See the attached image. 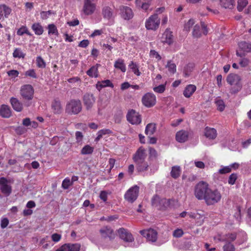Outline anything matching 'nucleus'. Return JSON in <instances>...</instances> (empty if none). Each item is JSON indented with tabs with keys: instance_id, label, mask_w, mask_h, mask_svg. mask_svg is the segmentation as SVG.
Returning <instances> with one entry per match:
<instances>
[{
	"instance_id": "50",
	"label": "nucleus",
	"mask_w": 251,
	"mask_h": 251,
	"mask_svg": "<svg viewBox=\"0 0 251 251\" xmlns=\"http://www.w3.org/2000/svg\"><path fill=\"white\" fill-rule=\"evenodd\" d=\"M237 9L238 11H241L247 5L248 0H238Z\"/></svg>"
},
{
	"instance_id": "22",
	"label": "nucleus",
	"mask_w": 251,
	"mask_h": 251,
	"mask_svg": "<svg viewBox=\"0 0 251 251\" xmlns=\"http://www.w3.org/2000/svg\"><path fill=\"white\" fill-rule=\"evenodd\" d=\"M100 65L97 64L92 66L87 72V75L90 77L97 78L99 76L98 68Z\"/></svg>"
},
{
	"instance_id": "10",
	"label": "nucleus",
	"mask_w": 251,
	"mask_h": 251,
	"mask_svg": "<svg viewBox=\"0 0 251 251\" xmlns=\"http://www.w3.org/2000/svg\"><path fill=\"white\" fill-rule=\"evenodd\" d=\"M34 89L29 84H25L21 87L20 90L21 95L25 100H31L33 97Z\"/></svg>"
},
{
	"instance_id": "35",
	"label": "nucleus",
	"mask_w": 251,
	"mask_h": 251,
	"mask_svg": "<svg viewBox=\"0 0 251 251\" xmlns=\"http://www.w3.org/2000/svg\"><path fill=\"white\" fill-rule=\"evenodd\" d=\"M220 3L225 8L231 9L235 4L234 0H220Z\"/></svg>"
},
{
	"instance_id": "62",
	"label": "nucleus",
	"mask_w": 251,
	"mask_h": 251,
	"mask_svg": "<svg viewBox=\"0 0 251 251\" xmlns=\"http://www.w3.org/2000/svg\"><path fill=\"white\" fill-rule=\"evenodd\" d=\"M224 251H234V247L233 245L230 243H228L226 244L223 247Z\"/></svg>"
},
{
	"instance_id": "12",
	"label": "nucleus",
	"mask_w": 251,
	"mask_h": 251,
	"mask_svg": "<svg viewBox=\"0 0 251 251\" xmlns=\"http://www.w3.org/2000/svg\"><path fill=\"white\" fill-rule=\"evenodd\" d=\"M127 121L132 125H139L141 122V117L134 110L129 111L126 115Z\"/></svg>"
},
{
	"instance_id": "33",
	"label": "nucleus",
	"mask_w": 251,
	"mask_h": 251,
	"mask_svg": "<svg viewBox=\"0 0 251 251\" xmlns=\"http://www.w3.org/2000/svg\"><path fill=\"white\" fill-rule=\"evenodd\" d=\"M47 29L48 30V35L51 36L54 35L55 36H58V31L56 26L53 24H50L48 25Z\"/></svg>"
},
{
	"instance_id": "25",
	"label": "nucleus",
	"mask_w": 251,
	"mask_h": 251,
	"mask_svg": "<svg viewBox=\"0 0 251 251\" xmlns=\"http://www.w3.org/2000/svg\"><path fill=\"white\" fill-rule=\"evenodd\" d=\"M11 115V111L10 107L5 104L0 106V115L3 118H9Z\"/></svg>"
},
{
	"instance_id": "9",
	"label": "nucleus",
	"mask_w": 251,
	"mask_h": 251,
	"mask_svg": "<svg viewBox=\"0 0 251 251\" xmlns=\"http://www.w3.org/2000/svg\"><path fill=\"white\" fill-rule=\"evenodd\" d=\"M10 182L5 177H0V190L5 196H9L12 192V187L8 183Z\"/></svg>"
},
{
	"instance_id": "60",
	"label": "nucleus",
	"mask_w": 251,
	"mask_h": 251,
	"mask_svg": "<svg viewBox=\"0 0 251 251\" xmlns=\"http://www.w3.org/2000/svg\"><path fill=\"white\" fill-rule=\"evenodd\" d=\"M237 175L236 174H232L230 175L229 176L228 179V183L230 185H233L236 179H237Z\"/></svg>"
},
{
	"instance_id": "36",
	"label": "nucleus",
	"mask_w": 251,
	"mask_h": 251,
	"mask_svg": "<svg viewBox=\"0 0 251 251\" xmlns=\"http://www.w3.org/2000/svg\"><path fill=\"white\" fill-rule=\"evenodd\" d=\"M135 4L137 8L142 9L145 11L149 9L151 5L149 2H142L141 0H135Z\"/></svg>"
},
{
	"instance_id": "14",
	"label": "nucleus",
	"mask_w": 251,
	"mask_h": 251,
	"mask_svg": "<svg viewBox=\"0 0 251 251\" xmlns=\"http://www.w3.org/2000/svg\"><path fill=\"white\" fill-rule=\"evenodd\" d=\"M152 205L154 206H159L160 208L161 207H166L170 204V201L166 199H163L160 200L158 196H154L151 200Z\"/></svg>"
},
{
	"instance_id": "39",
	"label": "nucleus",
	"mask_w": 251,
	"mask_h": 251,
	"mask_svg": "<svg viewBox=\"0 0 251 251\" xmlns=\"http://www.w3.org/2000/svg\"><path fill=\"white\" fill-rule=\"evenodd\" d=\"M181 169L179 166H173L171 172V176L174 178H177L180 176Z\"/></svg>"
},
{
	"instance_id": "5",
	"label": "nucleus",
	"mask_w": 251,
	"mask_h": 251,
	"mask_svg": "<svg viewBox=\"0 0 251 251\" xmlns=\"http://www.w3.org/2000/svg\"><path fill=\"white\" fill-rule=\"evenodd\" d=\"M160 20L157 14L151 15L145 22V26L148 30H156L159 26Z\"/></svg>"
},
{
	"instance_id": "3",
	"label": "nucleus",
	"mask_w": 251,
	"mask_h": 251,
	"mask_svg": "<svg viewBox=\"0 0 251 251\" xmlns=\"http://www.w3.org/2000/svg\"><path fill=\"white\" fill-rule=\"evenodd\" d=\"M210 188L207 182H199L195 187L194 195L199 200H204Z\"/></svg>"
},
{
	"instance_id": "52",
	"label": "nucleus",
	"mask_w": 251,
	"mask_h": 251,
	"mask_svg": "<svg viewBox=\"0 0 251 251\" xmlns=\"http://www.w3.org/2000/svg\"><path fill=\"white\" fill-rule=\"evenodd\" d=\"M150 56L152 59H155L157 61L161 59V57L158 52L155 50H151L150 52Z\"/></svg>"
},
{
	"instance_id": "30",
	"label": "nucleus",
	"mask_w": 251,
	"mask_h": 251,
	"mask_svg": "<svg viewBox=\"0 0 251 251\" xmlns=\"http://www.w3.org/2000/svg\"><path fill=\"white\" fill-rule=\"evenodd\" d=\"M103 18L107 20H110L113 17V13L111 8L108 6L104 7L102 10Z\"/></svg>"
},
{
	"instance_id": "2",
	"label": "nucleus",
	"mask_w": 251,
	"mask_h": 251,
	"mask_svg": "<svg viewBox=\"0 0 251 251\" xmlns=\"http://www.w3.org/2000/svg\"><path fill=\"white\" fill-rule=\"evenodd\" d=\"M222 194L217 189L210 188L204 199L207 205H213L221 201Z\"/></svg>"
},
{
	"instance_id": "40",
	"label": "nucleus",
	"mask_w": 251,
	"mask_h": 251,
	"mask_svg": "<svg viewBox=\"0 0 251 251\" xmlns=\"http://www.w3.org/2000/svg\"><path fill=\"white\" fill-rule=\"evenodd\" d=\"M215 103L217 107V109L220 111H223L225 108L226 105L224 101L220 98L215 99Z\"/></svg>"
},
{
	"instance_id": "8",
	"label": "nucleus",
	"mask_w": 251,
	"mask_h": 251,
	"mask_svg": "<svg viewBox=\"0 0 251 251\" xmlns=\"http://www.w3.org/2000/svg\"><path fill=\"white\" fill-rule=\"evenodd\" d=\"M139 187L135 185L130 188L125 194V199L130 202H133L137 198L139 194Z\"/></svg>"
},
{
	"instance_id": "13",
	"label": "nucleus",
	"mask_w": 251,
	"mask_h": 251,
	"mask_svg": "<svg viewBox=\"0 0 251 251\" xmlns=\"http://www.w3.org/2000/svg\"><path fill=\"white\" fill-rule=\"evenodd\" d=\"M120 14L121 17L126 20H129L133 18L134 14L132 10L128 6L121 5L119 7Z\"/></svg>"
},
{
	"instance_id": "53",
	"label": "nucleus",
	"mask_w": 251,
	"mask_h": 251,
	"mask_svg": "<svg viewBox=\"0 0 251 251\" xmlns=\"http://www.w3.org/2000/svg\"><path fill=\"white\" fill-rule=\"evenodd\" d=\"M193 35L194 37L198 38L201 35V32L200 31V26L198 25H196L193 29Z\"/></svg>"
},
{
	"instance_id": "19",
	"label": "nucleus",
	"mask_w": 251,
	"mask_h": 251,
	"mask_svg": "<svg viewBox=\"0 0 251 251\" xmlns=\"http://www.w3.org/2000/svg\"><path fill=\"white\" fill-rule=\"evenodd\" d=\"M161 41L163 43H166L168 45L171 44L173 42L172 32L169 29H167L162 35Z\"/></svg>"
},
{
	"instance_id": "64",
	"label": "nucleus",
	"mask_w": 251,
	"mask_h": 251,
	"mask_svg": "<svg viewBox=\"0 0 251 251\" xmlns=\"http://www.w3.org/2000/svg\"><path fill=\"white\" fill-rule=\"evenodd\" d=\"M9 224V220L7 218H3L1 220L0 226L2 228H5Z\"/></svg>"
},
{
	"instance_id": "26",
	"label": "nucleus",
	"mask_w": 251,
	"mask_h": 251,
	"mask_svg": "<svg viewBox=\"0 0 251 251\" xmlns=\"http://www.w3.org/2000/svg\"><path fill=\"white\" fill-rule=\"evenodd\" d=\"M10 103L15 111L20 112L22 110L23 105L17 98H11L10 99Z\"/></svg>"
},
{
	"instance_id": "29",
	"label": "nucleus",
	"mask_w": 251,
	"mask_h": 251,
	"mask_svg": "<svg viewBox=\"0 0 251 251\" xmlns=\"http://www.w3.org/2000/svg\"><path fill=\"white\" fill-rule=\"evenodd\" d=\"M196 90V86L195 85L189 84L185 87L183 94L185 97L190 98Z\"/></svg>"
},
{
	"instance_id": "21",
	"label": "nucleus",
	"mask_w": 251,
	"mask_h": 251,
	"mask_svg": "<svg viewBox=\"0 0 251 251\" xmlns=\"http://www.w3.org/2000/svg\"><path fill=\"white\" fill-rule=\"evenodd\" d=\"M204 133L205 137L209 139H214L217 135L216 130L208 126L205 128Z\"/></svg>"
},
{
	"instance_id": "28",
	"label": "nucleus",
	"mask_w": 251,
	"mask_h": 251,
	"mask_svg": "<svg viewBox=\"0 0 251 251\" xmlns=\"http://www.w3.org/2000/svg\"><path fill=\"white\" fill-rule=\"evenodd\" d=\"M31 29L37 35H41L44 32V28L40 23H33L31 25Z\"/></svg>"
},
{
	"instance_id": "20",
	"label": "nucleus",
	"mask_w": 251,
	"mask_h": 251,
	"mask_svg": "<svg viewBox=\"0 0 251 251\" xmlns=\"http://www.w3.org/2000/svg\"><path fill=\"white\" fill-rule=\"evenodd\" d=\"M83 100L84 104L87 109L91 108L95 102V99L92 94H86L84 96Z\"/></svg>"
},
{
	"instance_id": "6",
	"label": "nucleus",
	"mask_w": 251,
	"mask_h": 251,
	"mask_svg": "<svg viewBox=\"0 0 251 251\" xmlns=\"http://www.w3.org/2000/svg\"><path fill=\"white\" fill-rule=\"evenodd\" d=\"M142 102L145 107L148 108L152 107L156 103V97L152 93H147L142 97Z\"/></svg>"
},
{
	"instance_id": "7",
	"label": "nucleus",
	"mask_w": 251,
	"mask_h": 251,
	"mask_svg": "<svg viewBox=\"0 0 251 251\" xmlns=\"http://www.w3.org/2000/svg\"><path fill=\"white\" fill-rule=\"evenodd\" d=\"M81 110V103L79 100H72L66 106V110L68 113L76 114Z\"/></svg>"
},
{
	"instance_id": "51",
	"label": "nucleus",
	"mask_w": 251,
	"mask_h": 251,
	"mask_svg": "<svg viewBox=\"0 0 251 251\" xmlns=\"http://www.w3.org/2000/svg\"><path fill=\"white\" fill-rule=\"evenodd\" d=\"M36 61L37 66L38 68H44L46 67V63L40 56L36 57Z\"/></svg>"
},
{
	"instance_id": "61",
	"label": "nucleus",
	"mask_w": 251,
	"mask_h": 251,
	"mask_svg": "<svg viewBox=\"0 0 251 251\" xmlns=\"http://www.w3.org/2000/svg\"><path fill=\"white\" fill-rule=\"evenodd\" d=\"M19 73L18 71L15 70H12L7 72V75L11 78H15L18 76Z\"/></svg>"
},
{
	"instance_id": "27",
	"label": "nucleus",
	"mask_w": 251,
	"mask_h": 251,
	"mask_svg": "<svg viewBox=\"0 0 251 251\" xmlns=\"http://www.w3.org/2000/svg\"><path fill=\"white\" fill-rule=\"evenodd\" d=\"M11 12V9L6 5H0V20L3 18V16L8 18Z\"/></svg>"
},
{
	"instance_id": "44",
	"label": "nucleus",
	"mask_w": 251,
	"mask_h": 251,
	"mask_svg": "<svg viewBox=\"0 0 251 251\" xmlns=\"http://www.w3.org/2000/svg\"><path fill=\"white\" fill-rule=\"evenodd\" d=\"M194 66L193 63H189L184 67L183 74L185 77H188L190 75L194 69Z\"/></svg>"
},
{
	"instance_id": "41",
	"label": "nucleus",
	"mask_w": 251,
	"mask_h": 251,
	"mask_svg": "<svg viewBox=\"0 0 251 251\" xmlns=\"http://www.w3.org/2000/svg\"><path fill=\"white\" fill-rule=\"evenodd\" d=\"M137 164V170L138 172H143L147 171L148 169L149 165L147 162L144 161L140 163H136Z\"/></svg>"
},
{
	"instance_id": "46",
	"label": "nucleus",
	"mask_w": 251,
	"mask_h": 251,
	"mask_svg": "<svg viewBox=\"0 0 251 251\" xmlns=\"http://www.w3.org/2000/svg\"><path fill=\"white\" fill-rule=\"evenodd\" d=\"M24 34L31 36V33L29 31L27 27L25 25H22L17 32V34L19 36H23Z\"/></svg>"
},
{
	"instance_id": "42",
	"label": "nucleus",
	"mask_w": 251,
	"mask_h": 251,
	"mask_svg": "<svg viewBox=\"0 0 251 251\" xmlns=\"http://www.w3.org/2000/svg\"><path fill=\"white\" fill-rule=\"evenodd\" d=\"M112 131L109 129H102L99 130L97 132V136L95 139L96 142H98L102 137L103 135L109 134Z\"/></svg>"
},
{
	"instance_id": "18",
	"label": "nucleus",
	"mask_w": 251,
	"mask_h": 251,
	"mask_svg": "<svg viewBox=\"0 0 251 251\" xmlns=\"http://www.w3.org/2000/svg\"><path fill=\"white\" fill-rule=\"evenodd\" d=\"M239 50L236 51L237 56H242V54L240 52V50L244 52H249L251 51V44L246 42H241L238 44Z\"/></svg>"
},
{
	"instance_id": "1",
	"label": "nucleus",
	"mask_w": 251,
	"mask_h": 251,
	"mask_svg": "<svg viewBox=\"0 0 251 251\" xmlns=\"http://www.w3.org/2000/svg\"><path fill=\"white\" fill-rule=\"evenodd\" d=\"M226 81L231 86L230 90L231 94H235L241 89V78L238 75L230 74L227 76Z\"/></svg>"
},
{
	"instance_id": "47",
	"label": "nucleus",
	"mask_w": 251,
	"mask_h": 251,
	"mask_svg": "<svg viewBox=\"0 0 251 251\" xmlns=\"http://www.w3.org/2000/svg\"><path fill=\"white\" fill-rule=\"evenodd\" d=\"M94 151V148L89 145H85L81 150V153L83 155L90 154Z\"/></svg>"
},
{
	"instance_id": "15",
	"label": "nucleus",
	"mask_w": 251,
	"mask_h": 251,
	"mask_svg": "<svg viewBox=\"0 0 251 251\" xmlns=\"http://www.w3.org/2000/svg\"><path fill=\"white\" fill-rule=\"evenodd\" d=\"M80 249V245L75 244H65L56 249L55 251H79Z\"/></svg>"
},
{
	"instance_id": "57",
	"label": "nucleus",
	"mask_w": 251,
	"mask_h": 251,
	"mask_svg": "<svg viewBox=\"0 0 251 251\" xmlns=\"http://www.w3.org/2000/svg\"><path fill=\"white\" fill-rule=\"evenodd\" d=\"M230 168L229 166H221V168L219 170L218 172L221 174H225L229 173L231 172Z\"/></svg>"
},
{
	"instance_id": "56",
	"label": "nucleus",
	"mask_w": 251,
	"mask_h": 251,
	"mask_svg": "<svg viewBox=\"0 0 251 251\" xmlns=\"http://www.w3.org/2000/svg\"><path fill=\"white\" fill-rule=\"evenodd\" d=\"M194 24V20L193 19H191L184 25V28L186 30L189 31Z\"/></svg>"
},
{
	"instance_id": "58",
	"label": "nucleus",
	"mask_w": 251,
	"mask_h": 251,
	"mask_svg": "<svg viewBox=\"0 0 251 251\" xmlns=\"http://www.w3.org/2000/svg\"><path fill=\"white\" fill-rule=\"evenodd\" d=\"M104 29H96L90 35V37L94 38L96 36H100L104 33Z\"/></svg>"
},
{
	"instance_id": "38",
	"label": "nucleus",
	"mask_w": 251,
	"mask_h": 251,
	"mask_svg": "<svg viewBox=\"0 0 251 251\" xmlns=\"http://www.w3.org/2000/svg\"><path fill=\"white\" fill-rule=\"evenodd\" d=\"M128 68L136 75L139 76L141 75L139 70V67L136 63L131 61L128 65Z\"/></svg>"
},
{
	"instance_id": "11",
	"label": "nucleus",
	"mask_w": 251,
	"mask_h": 251,
	"mask_svg": "<svg viewBox=\"0 0 251 251\" xmlns=\"http://www.w3.org/2000/svg\"><path fill=\"white\" fill-rule=\"evenodd\" d=\"M120 238L125 242V246H129L132 243L134 238L132 234L126 229L121 228L118 230Z\"/></svg>"
},
{
	"instance_id": "49",
	"label": "nucleus",
	"mask_w": 251,
	"mask_h": 251,
	"mask_svg": "<svg viewBox=\"0 0 251 251\" xmlns=\"http://www.w3.org/2000/svg\"><path fill=\"white\" fill-rule=\"evenodd\" d=\"M13 56L15 58H24L25 54L20 49L17 48L14 50L13 53Z\"/></svg>"
},
{
	"instance_id": "43",
	"label": "nucleus",
	"mask_w": 251,
	"mask_h": 251,
	"mask_svg": "<svg viewBox=\"0 0 251 251\" xmlns=\"http://www.w3.org/2000/svg\"><path fill=\"white\" fill-rule=\"evenodd\" d=\"M235 210V212L234 215L235 220L234 221V223H233V224L238 225L241 219L240 207L239 206H237ZM230 224L232 225V224Z\"/></svg>"
},
{
	"instance_id": "4",
	"label": "nucleus",
	"mask_w": 251,
	"mask_h": 251,
	"mask_svg": "<svg viewBox=\"0 0 251 251\" xmlns=\"http://www.w3.org/2000/svg\"><path fill=\"white\" fill-rule=\"evenodd\" d=\"M140 233L147 239L148 241L151 243L155 242V244L157 246L162 245L168 240L167 237L165 238L162 241H160L159 240H157V233L156 231L153 229L151 228L141 230Z\"/></svg>"
},
{
	"instance_id": "31",
	"label": "nucleus",
	"mask_w": 251,
	"mask_h": 251,
	"mask_svg": "<svg viewBox=\"0 0 251 251\" xmlns=\"http://www.w3.org/2000/svg\"><path fill=\"white\" fill-rule=\"evenodd\" d=\"M239 65L247 70H251V59L243 58L239 62Z\"/></svg>"
},
{
	"instance_id": "45",
	"label": "nucleus",
	"mask_w": 251,
	"mask_h": 251,
	"mask_svg": "<svg viewBox=\"0 0 251 251\" xmlns=\"http://www.w3.org/2000/svg\"><path fill=\"white\" fill-rule=\"evenodd\" d=\"M166 68H167L168 71L171 74H174L176 72V67L175 63L172 61L170 60L167 62V64L166 66Z\"/></svg>"
},
{
	"instance_id": "23",
	"label": "nucleus",
	"mask_w": 251,
	"mask_h": 251,
	"mask_svg": "<svg viewBox=\"0 0 251 251\" xmlns=\"http://www.w3.org/2000/svg\"><path fill=\"white\" fill-rule=\"evenodd\" d=\"M106 87L113 88L114 85L111 82V81L108 79L102 80L101 81H98L96 84V88L99 91H100L102 88Z\"/></svg>"
},
{
	"instance_id": "63",
	"label": "nucleus",
	"mask_w": 251,
	"mask_h": 251,
	"mask_svg": "<svg viewBox=\"0 0 251 251\" xmlns=\"http://www.w3.org/2000/svg\"><path fill=\"white\" fill-rule=\"evenodd\" d=\"M61 235L58 233H53L51 235L52 240L55 243L58 242L61 239Z\"/></svg>"
},
{
	"instance_id": "17",
	"label": "nucleus",
	"mask_w": 251,
	"mask_h": 251,
	"mask_svg": "<svg viewBox=\"0 0 251 251\" xmlns=\"http://www.w3.org/2000/svg\"><path fill=\"white\" fill-rule=\"evenodd\" d=\"M100 231L101 236L104 238H108L110 241L114 238L115 234L110 227H103L100 229Z\"/></svg>"
},
{
	"instance_id": "54",
	"label": "nucleus",
	"mask_w": 251,
	"mask_h": 251,
	"mask_svg": "<svg viewBox=\"0 0 251 251\" xmlns=\"http://www.w3.org/2000/svg\"><path fill=\"white\" fill-rule=\"evenodd\" d=\"M25 75L26 76H29L33 78H36L37 77L36 72L34 69H29L26 71Z\"/></svg>"
},
{
	"instance_id": "48",
	"label": "nucleus",
	"mask_w": 251,
	"mask_h": 251,
	"mask_svg": "<svg viewBox=\"0 0 251 251\" xmlns=\"http://www.w3.org/2000/svg\"><path fill=\"white\" fill-rule=\"evenodd\" d=\"M166 82L164 84L155 86L153 88V90L154 92L159 94L163 93L166 89Z\"/></svg>"
},
{
	"instance_id": "16",
	"label": "nucleus",
	"mask_w": 251,
	"mask_h": 251,
	"mask_svg": "<svg viewBox=\"0 0 251 251\" xmlns=\"http://www.w3.org/2000/svg\"><path fill=\"white\" fill-rule=\"evenodd\" d=\"M146 156V150L143 147H140L133 155V159L135 163H140L144 161Z\"/></svg>"
},
{
	"instance_id": "24",
	"label": "nucleus",
	"mask_w": 251,
	"mask_h": 251,
	"mask_svg": "<svg viewBox=\"0 0 251 251\" xmlns=\"http://www.w3.org/2000/svg\"><path fill=\"white\" fill-rule=\"evenodd\" d=\"M188 137V133L184 130L178 131L176 135V138L177 142L183 143L187 141Z\"/></svg>"
},
{
	"instance_id": "59",
	"label": "nucleus",
	"mask_w": 251,
	"mask_h": 251,
	"mask_svg": "<svg viewBox=\"0 0 251 251\" xmlns=\"http://www.w3.org/2000/svg\"><path fill=\"white\" fill-rule=\"evenodd\" d=\"M184 234L183 231L181 228H177L173 232V236L176 238L181 237Z\"/></svg>"
},
{
	"instance_id": "55",
	"label": "nucleus",
	"mask_w": 251,
	"mask_h": 251,
	"mask_svg": "<svg viewBox=\"0 0 251 251\" xmlns=\"http://www.w3.org/2000/svg\"><path fill=\"white\" fill-rule=\"evenodd\" d=\"M72 182L69 178H65L62 183V187L64 189H67L71 185Z\"/></svg>"
},
{
	"instance_id": "34",
	"label": "nucleus",
	"mask_w": 251,
	"mask_h": 251,
	"mask_svg": "<svg viewBox=\"0 0 251 251\" xmlns=\"http://www.w3.org/2000/svg\"><path fill=\"white\" fill-rule=\"evenodd\" d=\"M51 108L55 114H59L61 112L62 108L60 102L57 100H54L51 104Z\"/></svg>"
},
{
	"instance_id": "37",
	"label": "nucleus",
	"mask_w": 251,
	"mask_h": 251,
	"mask_svg": "<svg viewBox=\"0 0 251 251\" xmlns=\"http://www.w3.org/2000/svg\"><path fill=\"white\" fill-rule=\"evenodd\" d=\"M156 129V125L153 123H150L147 125L145 129V133L149 135H152Z\"/></svg>"
},
{
	"instance_id": "32",
	"label": "nucleus",
	"mask_w": 251,
	"mask_h": 251,
	"mask_svg": "<svg viewBox=\"0 0 251 251\" xmlns=\"http://www.w3.org/2000/svg\"><path fill=\"white\" fill-rule=\"evenodd\" d=\"M114 66L115 68L120 70L123 73L126 71V67L124 60L122 58H118L116 60Z\"/></svg>"
}]
</instances>
